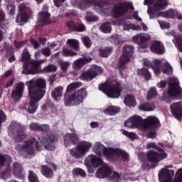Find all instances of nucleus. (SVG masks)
Returning <instances> with one entry per match:
<instances>
[{"mask_svg": "<svg viewBox=\"0 0 182 182\" xmlns=\"http://www.w3.org/2000/svg\"><path fill=\"white\" fill-rule=\"evenodd\" d=\"M28 87L30 102L26 104L25 109L28 113L33 114L38 109V102L45 96L46 80L42 77L35 78L26 82Z\"/></svg>", "mask_w": 182, "mask_h": 182, "instance_id": "obj_1", "label": "nucleus"}, {"mask_svg": "<svg viewBox=\"0 0 182 182\" xmlns=\"http://www.w3.org/2000/svg\"><path fill=\"white\" fill-rule=\"evenodd\" d=\"M94 5L95 8H100L102 15H112V16H120L123 14H126L128 9H134L132 2L120 3L117 6H114L112 11L109 8V5L106 3H96V0H79L78 6L80 9H86L89 6Z\"/></svg>", "mask_w": 182, "mask_h": 182, "instance_id": "obj_2", "label": "nucleus"}, {"mask_svg": "<svg viewBox=\"0 0 182 182\" xmlns=\"http://www.w3.org/2000/svg\"><path fill=\"white\" fill-rule=\"evenodd\" d=\"M85 164L88 167L89 173H95L92 167L102 166L95 173V176L97 178H106V177H109L111 180H114V181H119L120 180V175L117 172L113 171L106 164H103L102 159H97L95 155L88 156L85 161Z\"/></svg>", "mask_w": 182, "mask_h": 182, "instance_id": "obj_3", "label": "nucleus"}, {"mask_svg": "<svg viewBox=\"0 0 182 182\" xmlns=\"http://www.w3.org/2000/svg\"><path fill=\"white\" fill-rule=\"evenodd\" d=\"M79 87H82L80 82H73L67 86V93L64 95V103L65 106H77L83 103V100L87 96V92H86L85 88L80 89L70 95L71 90Z\"/></svg>", "mask_w": 182, "mask_h": 182, "instance_id": "obj_4", "label": "nucleus"}, {"mask_svg": "<svg viewBox=\"0 0 182 182\" xmlns=\"http://www.w3.org/2000/svg\"><path fill=\"white\" fill-rule=\"evenodd\" d=\"M94 151L99 156H105L109 160H116L117 157L124 161L129 160V154L122 149H113L105 148L100 142H96L94 145Z\"/></svg>", "mask_w": 182, "mask_h": 182, "instance_id": "obj_5", "label": "nucleus"}, {"mask_svg": "<svg viewBox=\"0 0 182 182\" xmlns=\"http://www.w3.org/2000/svg\"><path fill=\"white\" fill-rule=\"evenodd\" d=\"M21 60L24 63L22 70L23 75H35L39 73V72H42L41 65L46 62V60H40L37 61L31 60V55H29V52H28L27 50H23L21 55Z\"/></svg>", "mask_w": 182, "mask_h": 182, "instance_id": "obj_6", "label": "nucleus"}, {"mask_svg": "<svg viewBox=\"0 0 182 182\" xmlns=\"http://www.w3.org/2000/svg\"><path fill=\"white\" fill-rule=\"evenodd\" d=\"M159 153L149 151L146 156L144 153L138 154L139 160L142 163V167L146 168L149 163H152V164H157L159 161H161V160H164V159H167V153L164 151V150L161 149H158Z\"/></svg>", "mask_w": 182, "mask_h": 182, "instance_id": "obj_7", "label": "nucleus"}, {"mask_svg": "<svg viewBox=\"0 0 182 182\" xmlns=\"http://www.w3.org/2000/svg\"><path fill=\"white\" fill-rule=\"evenodd\" d=\"M176 95H182V90L180 87L178 79L176 77H171L169 79L168 89L162 95V100H164L166 103H170L171 99H174V96H176Z\"/></svg>", "mask_w": 182, "mask_h": 182, "instance_id": "obj_8", "label": "nucleus"}, {"mask_svg": "<svg viewBox=\"0 0 182 182\" xmlns=\"http://www.w3.org/2000/svg\"><path fill=\"white\" fill-rule=\"evenodd\" d=\"M160 121L154 116H149L144 119V129L146 132L148 137L155 139L157 129L160 127Z\"/></svg>", "mask_w": 182, "mask_h": 182, "instance_id": "obj_9", "label": "nucleus"}, {"mask_svg": "<svg viewBox=\"0 0 182 182\" xmlns=\"http://www.w3.org/2000/svg\"><path fill=\"white\" fill-rule=\"evenodd\" d=\"M144 5H148V14L151 19H153L156 15V12L166 9L168 2L167 0H144Z\"/></svg>", "mask_w": 182, "mask_h": 182, "instance_id": "obj_10", "label": "nucleus"}, {"mask_svg": "<svg viewBox=\"0 0 182 182\" xmlns=\"http://www.w3.org/2000/svg\"><path fill=\"white\" fill-rule=\"evenodd\" d=\"M99 90L112 99L119 97L120 96V92H122L119 84H117V85L110 83L101 84L99 85Z\"/></svg>", "mask_w": 182, "mask_h": 182, "instance_id": "obj_11", "label": "nucleus"}, {"mask_svg": "<svg viewBox=\"0 0 182 182\" xmlns=\"http://www.w3.org/2000/svg\"><path fill=\"white\" fill-rule=\"evenodd\" d=\"M92 144L90 141H82L78 146L73 148L70 151V155L75 159H80L92 149Z\"/></svg>", "mask_w": 182, "mask_h": 182, "instance_id": "obj_12", "label": "nucleus"}, {"mask_svg": "<svg viewBox=\"0 0 182 182\" xmlns=\"http://www.w3.org/2000/svg\"><path fill=\"white\" fill-rule=\"evenodd\" d=\"M152 69H154L156 76H159L161 71L165 75H171L173 73V68L170 66V64L168 63H163L160 60H154Z\"/></svg>", "mask_w": 182, "mask_h": 182, "instance_id": "obj_13", "label": "nucleus"}, {"mask_svg": "<svg viewBox=\"0 0 182 182\" xmlns=\"http://www.w3.org/2000/svg\"><path fill=\"white\" fill-rule=\"evenodd\" d=\"M101 73H103V68L97 65H92L87 71L80 75V79L89 82L95 79L97 75H101Z\"/></svg>", "mask_w": 182, "mask_h": 182, "instance_id": "obj_14", "label": "nucleus"}, {"mask_svg": "<svg viewBox=\"0 0 182 182\" xmlns=\"http://www.w3.org/2000/svg\"><path fill=\"white\" fill-rule=\"evenodd\" d=\"M132 39L135 43L139 45V50L141 52V49H147L149 48V43L147 42L151 40V36L149 33H144L134 36Z\"/></svg>", "mask_w": 182, "mask_h": 182, "instance_id": "obj_15", "label": "nucleus"}, {"mask_svg": "<svg viewBox=\"0 0 182 182\" xmlns=\"http://www.w3.org/2000/svg\"><path fill=\"white\" fill-rule=\"evenodd\" d=\"M18 10L20 14L17 16L16 21L17 23L22 25L23 23H26L28 21V18L32 14L31 9L26 6L25 4H20L18 6Z\"/></svg>", "mask_w": 182, "mask_h": 182, "instance_id": "obj_16", "label": "nucleus"}, {"mask_svg": "<svg viewBox=\"0 0 182 182\" xmlns=\"http://www.w3.org/2000/svg\"><path fill=\"white\" fill-rule=\"evenodd\" d=\"M133 55V47L132 46H125L123 48V53L122 55L119 58V61L118 63L119 68L122 69L126 65V63H129L130 62V59H132V56Z\"/></svg>", "mask_w": 182, "mask_h": 182, "instance_id": "obj_17", "label": "nucleus"}, {"mask_svg": "<svg viewBox=\"0 0 182 182\" xmlns=\"http://www.w3.org/2000/svg\"><path fill=\"white\" fill-rule=\"evenodd\" d=\"M173 166H166L164 168H161L159 172V182H173L171 178L174 176V171L168 170V168H171Z\"/></svg>", "mask_w": 182, "mask_h": 182, "instance_id": "obj_18", "label": "nucleus"}, {"mask_svg": "<svg viewBox=\"0 0 182 182\" xmlns=\"http://www.w3.org/2000/svg\"><path fill=\"white\" fill-rule=\"evenodd\" d=\"M35 147L37 148L38 151L42 150V148L39 147V145L38 144V142L35 141V139H33L32 140L26 141L22 150L25 153H27V154H33V153H35Z\"/></svg>", "mask_w": 182, "mask_h": 182, "instance_id": "obj_19", "label": "nucleus"}, {"mask_svg": "<svg viewBox=\"0 0 182 182\" xmlns=\"http://www.w3.org/2000/svg\"><path fill=\"white\" fill-rule=\"evenodd\" d=\"M50 14L48 12V7L45 6L43 7V11L40 12L38 14V19L41 21V22H43V23L49 24V23H53L55 21L50 20Z\"/></svg>", "mask_w": 182, "mask_h": 182, "instance_id": "obj_20", "label": "nucleus"}, {"mask_svg": "<svg viewBox=\"0 0 182 182\" xmlns=\"http://www.w3.org/2000/svg\"><path fill=\"white\" fill-rule=\"evenodd\" d=\"M23 87H25L23 83L20 82L16 85L14 89H13L11 92V97H13L14 100H19V99H21V96H22V92H23Z\"/></svg>", "mask_w": 182, "mask_h": 182, "instance_id": "obj_21", "label": "nucleus"}, {"mask_svg": "<svg viewBox=\"0 0 182 182\" xmlns=\"http://www.w3.org/2000/svg\"><path fill=\"white\" fill-rule=\"evenodd\" d=\"M39 141H41V143H48V145H45L44 147L47 149V150H55V146L52 145V143L55 141V139H53V136L46 135L44 137L40 136Z\"/></svg>", "mask_w": 182, "mask_h": 182, "instance_id": "obj_22", "label": "nucleus"}, {"mask_svg": "<svg viewBox=\"0 0 182 182\" xmlns=\"http://www.w3.org/2000/svg\"><path fill=\"white\" fill-rule=\"evenodd\" d=\"M150 50L154 53L161 55L164 53V46L159 41H154L151 45Z\"/></svg>", "mask_w": 182, "mask_h": 182, "instance_id": "obj_23", "label": "nucleus"}, {"mask_svg": "<svg viewBox=\"0 0 182 182\" xmlns=\"http://www.w3.org/2000/svg\"><path fill=\"white\" fill-rule=\"evenodd\" d=\"M79 141V136L77 134H67L64 138L65 145L66 146H70L75 143H77Z\"/></svg>", "mask_w": 182, "mask_h": 182, "instance_id": "obj_24", "label": "nucleus"}, {"mask_svg": "<svg viewBox=\"0 0 182 182\" xmlns=\"http://www.w3.org/2000/svg\"><path fill=\"white\" fill-rule=\"evenodd\" d=\"M171 111L176 117H182L181 102L173 103L171 105Z\"/></svg>", "mask_w": 182, "mask_h": 182, "instance_id": "obj_25", "label": "nucleus"}, {"mask_svg": "<svg viewBox=\"0 0 182 182\" xmlns=\"http://www.w3.org/2000/svg\"><path fill=\"white\" fill-rule=\"evenodd\" d=\"M160 16H163L164 18H176L177 19H182V14L176 10H168L164 13H161Z\"/></svg>", "mask_w": 182, "mask_h": 182, "instance_id": "obj_26", "label": "nucleus"}, {"mask_svg": "<svg viewBox=\"0 0 182 182\" xmlns=\"http://www.w3.org/2000/svg\"><path fill=\"white\" fill-rule=\"evenodd\" d=\"M131 119H132V123L134 124V127L135 129H144V125H143V119H141V117L134 115L131 117Z\"/></svg>", "mask_w": 182, "mask_h": 182, "instance_id": "obj_27", "label": "nucleus"}, {"mask_svg": "<svg viewBox=\"0 0 182 182\" xmlns=\"http://www.w3.org/2000/svg\"><path fill=\"white\" fill-rule=\"evenodd\" d=\"M63 95V87L59 86L55 87L51 92V96L55 99V100H60V97H62Z\"/></svg>", "mask_w": 182, "mask_h": 182, "instance_id": "obj_28", "label": "nucleus"}, {"mask_svg": "<svg viewBox=\"0 0 182 182\" xmlns=\"http://www.w3.org/2000/svg\"><path fill=\"white\" fill-rule=\"evenodd\" d=\"M124 103L126 106L129 107H133V106H136L137 102H136V98H134V95H128L124 97Z\"/></svg>", "mask_w": 182, "mask_h": 182, "instance_id": "obj_29", "label": "nucleus"}, {"mask_svg": "<svg viewBox=\"0 0 182 182\" xmlns=\"http://www.w3.org/2000/svg\"><path fill=\"white\" fill-rule=\"evenodd\" d=\"M30 129L31 130H33L34 132H36L38 130H43L44 132H48L49 130V126L48 125H39L36 123H31L30 124Z\"/></svg>", "mask_w": 182, "mask_h": 182, "instance_id": "obj_30", "label": "nucleus"}, {"mask_svg": "<svg viewBox=\"0 0 182 182\" xmlns=\"http://www.w3.org/2000/svg\"><path fill=\"white\" fill-rule=\"evenodd\" d=\"M14 175L18 178L23 177V173H22V166L19 164H14Z\"/></svg>", "mask_w": 182, "mask_h": 182, "instance_id": "obj_31", "label": "nucleus"}, {"mask_svg": "<svg viewBox=\"0 0 182 182\" xmlns=\"http://www.w3.org/2000/svg\"><path fill=\"white\" fill-rule=\"evenodd\" d=\"M140 110H144V112H151L156 109L154 104L142 103L139 106Z\"/></svg>", "mask_w": 182, "mask_h": 182, "instance_id": "obj_32", "label": "nucleus"}, {"mask_svg": "<svg viewBox=\"0 0 182 182\" xmlns=\"http://www.w3.org/2000/svg\"><path fill=\"white\" fill-rule=\"evenodd\" d=\"M137 73L140 76H143L146 80H150L151 77V75L150 74L149 70H147V69L146 68L138 69Z\"/></svg>", "mask_w": 182, "mask_h": 182, "instance_id": "obj_33", "label": "nucleus"}, {"mask_svg": "<svg viewBox=\"0 0 182 182\" xmlns=\"http://www.w3.org/2000/svg\"><path fill=\"white\" fill-rule=\"evenodd\" d=\"M120 108L114 106L108 107L104 112L105 114H110V116H113V114H116V113H119Z\"/></svg>", "mask_w": 182, "mask_h": 182, "instance_id": "obj_34", "label": "nucleus"}, {"mask_svg": "<svg viewBox=\"0 0 182 182\" xmlns=\"http://www.w3.org/2000/svg\"><path fill=\"white\" fill-rule=\"evenodd\" d=\"M124 31H130L132 29L133 31H141V28L139 26H136L131 23H126L123 26Z\"/></svg>", "mask_w": 182, "mask_h": 182, "instance_id": "obj_35", "label": "nucleus"}, {"mask_svg": "<svg viewBox=\"0 0 182 182\" xmlns=\"http://www.w3.org/2000/svg\"><path fill=\"white\" fill-rule=\"evenodd\" d=\"M26 137V134L23 132V129L18 127L17 134L15 136L16 141H22Z\"/></svg>", "mask_w": 182, "mask_h": 182, "instance_id": "obj_36", "label": "nucleus"}, {"mask_svg": "<svg viewBox=\"0 0 182 182\" xmlns=\"http://www.w3.org/2000/svg\"><path fill=\"white\" fill-rule=\"evenodd\" d=\"M110 23H112V21L103 23L100 28L101 32H103L104 33H110L112 32V26H110Z\"/></svg>", "mask_w": 182, "mask_h": 182, "instance_id": "obj_37", "label": "nucleus"}, {"mask_svg": "<svg viewBox=\"0 0 182 182\" xmlns=\"http://www.w3.org/2000/svg\"><path fill=\"white\" fill-rule=\"evenodd\" d=\"M82 66H85V61L83 60V58H79L75 60L74 63H73V67L76 70H80Z\"/></svg>", "mask_w": 182, "mask_h": 182, "instance_id": "obj_38", "label": "nucleus"}, {"mask_svg": "<svg viewBox=\"0 0 182 182\" xmlns=\"http://www.w3.org/2000/svg\"><path fill=\"white\" fill-rule=\"evenodd\" d=\"M72 173L74 177H77V176H80V177H86V172L80 168H74Z\"/></svg>", "mask_w": 182, "mask_h": 182, "instance_id": "obj_39", "label": "nucleus"}, {"mask_svg": "<svg viewBox=\"0 0 182 182\" xmlns=\"http://www.w3.org/2000/svg\"><path fill=\"white\" fill-rule=\"evenodd\" d=\"M67 45L70 48H73L74 50H77L79 49V41L75 39H68L67 41Z\"/></svg>", "mask_w": 182, "mask_h": 182, "instance_id": "obj_40", "label": "nucleus"}, {"mask_svg": "<svg viewBox=\"0 0 182 182\" xmlns=\"http://www.w3.org/2000/svg\"><path fill=\"white\" fill-rule=\"evenodd\" d=\"M42 173L47 178H51V177H53V172L47 166H43L42 167Z\"/></svg>", "mask_w": 182, "mask_h": 182, "instance_id": "obj_41", "label": "nucleus"}, {"mask_svg": "<svg viewBox=\"0 0 182 182\" xmlns=\"http://www.w3.org/2000/svg\"><path fill=\"white\" fill-rule=\"evenodd\" d=\"M156 96H157V90H156V87L150 88L146 94L147 100H151V99H154Z\"/></svg>", "mask_w": 182, "mask_h": 182, "instance_id": "obj_42", "label": "nucleus"}, {"mask_svg": "<svg viewBox=\"0 0 182 182\" xmlns=\"http://www.w3.org/2000/svg\"><path fill=\"white\" fill-rule=\"evenodd\" d=\"M12 161V159L11 156L6 155V156H2L0 155V167H2L4 164H9Z\"/></svg>", "mask_w": 182, "mask_h": 182, "instance_id": "obj_43", "label": "nucleus"}, {"mask_svg": "<svg viewBox=\"0 0 182 182\" xmlns=\"http://www.w3.org/2000/svg\"><path fill=\"white\" fill-rule=\"evenodd\" d=\"M100 55L102 58H107L112 53V48H106L104 50H100Z\"/></svg>", "mask_w": 182, "mask_h": 182, "instance_id": "obj_44", "label": "nucleus"}, {"mask_svg": "<svg viewBox=\"0 0 182 182\" xmlns=\"http://www.w3.org/2000/svg\"><path fill=\"white\" fill-rule=\"evenodd\" d=\"M85 19L88 22H96V21H99V17H97V16H95V14L92 13H88L85 16Z\"/></svg>", "mask_w": 182, "mask_h": 182, "instance_id": "obj_45", "label": "nucleus"}, {"mask_svg": "<svg viewBox=\"0 0 182 182\" xmlns=\"http://www.w3.org/2000/svg\"><path fill=\"white\" fill-rule=\"evenodd\" d=\"M63 56L69 57V56H76L77 53L73 52L72 50H68L67 48L63 49L62 51Z\"/></svg>", "mask_w": 182, "mask_h": 182, "instance_id": "obj_46", "label": "nucleus"}, {"mask_svg": "<svg viewBox=\"0 0 182 182\" xmlns=\"http://www.w3.org/2000/svg\"><path fill=\"white\" fill-rule=\"evenodd\" d=\"M124 126L125 127H128V129H135L134 124H133V119H132V117L124 122Z\"/></svg>", "mask_w": 182, "mask_h": 182, "instance_id": "obj_47", "label": "nucleus"}, {"mask_svg": "<svg viewBox=\"0 0 182 182\" xmlns=\"http://www.w3.org/2000/svg\"><path fill=\"white\" fill-rule=\"evenodd\" d=\"M82 41L83 44L85 45V48H90L92 46V41H90V38L87 36H84L82 38Z\"/></svg>", "mask_w": 182, "mask_h": 182, "instance_id": "obj_48", "label": "nucleus"}, {"mask_svg": "<svg viewBox=\"0 0 182 182\" xmlns=\"http://www.w3.org/2000/svg\"><path fill=\"white\" fill-rule=\"evenodd\" d=\"M56 70H58V68H56L55 65H48L43 69V71L46 72L47 73L50 72H56Z\"/></svg>", "mask_w": 182, "mask_h": 182, "instance_id": "obj_49", "label": "nucleus"}, {"mask_svg": "<svg viewBox=\"0 0 182 182\" xmlns=\"http://www.w3.org/2000/svg\"><path fill=\"white\" fill-rule=\"evenodd\" d=\"M28 181L29 182H38V176L31 171H29Z\"/></svg>", "mask_w": 182, "mask_h": 182, "instance_id": "obj_50", "label": "nucleus"}, {"mask_svg": "<svg viewBox=\"0 0 182 182\" xmlns=\"http://www.w3.org/2000/svg\"><path fill=\"white\" fill-rule=\"evenodd\" d=\"M174 182H182V168L178 170Z\"/></svg>", "mask_w": 182, "mask_h": 182, "instance_id": "obj_51", "label": "nucleus"}, {"mask_svg": "<svg viewBox=\"0 0 182 182\" xmlns=\"http://www.w3.org/2000/svg\"><path fill=\"white\" fill-rule=\"evenodd\" d=\"M122 134L124 136H127V137H129V139H136V134L134 132H129L126 130L122 131Z\"/></svg>", "mask_w": 182, "mask_h": 182, "instance_id": "obj_52", "label": "nucleus"}, {"mask_svg": "<svg viewBox=\"0 0 182 182\" xmlns=\"http://www.w3.org/2000/svg\"><path fill=\"white\" fill-rule=\"evenodd\" d=\"M109 42L117 44L120 42V37L117 35L113 36L109 38Z\"/></svg>", "mask_w": 182, "mask_h": 182, "instance_id": "obj_53", "label": "nucleus"}, {"mask_svg": "<svg viewBox=\"0 0 182 182\" xmlns=\"http://www.w3.org/2000/svg\"><path fill=\"white\" fill-rule=\"evenodd\" d=\"M36 2H42L43 0H36ZM65 2V0H54V4L57 8H59L62 4Z\"/></svg>", "mask_w": 182, "mask_h": 182, "instance_id": "obj_54", "label": "nucleus"}, {"mask_svg": "<svg viewBox=\"0 0 182 182\" xmlns=\"http://www.w3.org/2000/svg\"><path fill=\"white\" fill-rule=\"evenodd\" d=\"M5 120H6V115H5V113H4V111L0 109V127L2 123L5 122Z\"/></svg>", "mask_w": 182, "mask_h": 182, "instance_id": "obj_55", "label": "nucleus"}, {"mask_svg": "<svg viewBox=\"0 0 182 182\" xmlns=\"http://www.w3.org/2000/svg\"><path fill=\"white\" fill-rule=\"evenodd\" d=\"M159 23L161 29H168V28H170V23H167V22L159 21Z\"/></svg>", "mask_w": 182, "mask_h": 182, "instance_id": "obj_56", "label": "nucleus"}, {"mask_svg": "<svg viewBox=\"0 0 182 182\" xmlns=\"http://www.w3.org/2000/svg\"><path fill=\"white\" fill-rule=\"evenodd\" d=\"M156 86L157 87H159V89H164V87L167 86V82H166L165 80H161L156 84Z\"/></svg>", "mask_w": 182, "mask_h": 182, "instance_id": "obj_57", "label": "nucleus"}, {"mask_svg": "<svg viewBox=\"0 0 182 182\" xmlns=\"http://www.w3.org/2000/svg\"><path fill=\"white\" fill-rule=\"evenodd\" d=\"M83 58H81V59H82L85 62V65H86V63H88V62H91L92 61V58L86 54H84Z\"/></svg>", "mask_w": 182, "mask_h": 182, "instance_id": "obj_58", "label": "nucleus"}, {"mask_svg": "<svg viewBox=\"0 0 182 182\" xmlns=\"http://www.w3.org/2000/svg\"><path fill=\"white\" fill-rule=\"evenodd\" d=\"M69 65H70V63H69L68 62H61L60 68L62 70H64V71L66 70V69L69 68Z\"/></svg>", "mask_w": 182, "mask_h": 182, "instance_id": "obj_59", "label": "nucleus"}, {"mask_svg": "<svg viewBox=\"0 0 182 182\" xmlns=\"http://www.w3.org/2000/svg\"><path fill=\"white\" fill-rule=\"evenodd\" d=\"M7 9L10 15H14L15 14V6L13 4L8 6Z\"/></svg>", "mask_w": 182, "mask_h": 182, "instance_id": "obj_60", "label": "nucleus"}, {"mask_svg": "<svg viewBox=\"0 0 182 182\" xmlns=\"http://www.w3.org/2000/svg\"><path fill=\"white\" fill-rule=\"evenodd\" d=\"M41 52L44 56H50V50L48 48H43Z\"/></svg>", "mask_w": 182, "mask_h": 182, "instance_id": "obj_61", "label": "nucleus"}, {"mask_svg": "<svg viewBox=\"0 0 182 182\" xmlns=\"http://www.w3.org/2000/svg\"><path fill=\"white\" fill-rule=\"evenodd\" d=\"M67 26L68 28H70V29H72L73 31H76V25L75 24V23L70 21L67 23Z\"/></svg>", "mask_w": 182, "mask_h": 182, "instance_id": "obj_62", "label": "nucleus"}, {"mask_svg": "<svg viewBox=\"0 0 182 182\" xmlns=\"http://www.w3.org/2000/svg\"><path fill=\"white\" fill-rule=\"evenodd\" d=\"M85 26H83V24H79L76 28L75 31H77V32H83V31H85Z\"/></svg>", "mask_w": 182, "mask_h": 182, "instance_id": "obj_63", "label": "nucleus"}, {"mask_svg": "<svg viewBox=\"0 0 182 182\" xmlns=\"http://www.w3.org/2000/svg\"><path fill=\"white\" fill-rule=\"evenodd\" d=\"M146 149H157V145L154 142H151L146 144Z\"/></svg>", "mask_w": 182, "mask_h": 182, "instance_id": "obj_64", "label": "nucleus"}]
</instances>
